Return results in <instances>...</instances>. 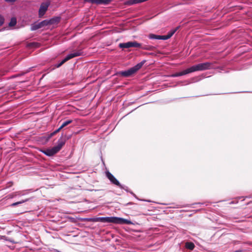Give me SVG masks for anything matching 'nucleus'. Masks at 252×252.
Listing matches in <instances>:
<instances>
[{
	"label": "nucleus",
	"instance_id": "obj_1",
	"mask_svg": "<svg viewBox=\"0 0 252 252\" xmlns=\"http://www.w3.org/2000/svg\"><path fill=\"white\" fill-rule=\"evenodd\" d=\"M145 60H143L141 62L137 63L134 66L131 67L127 70L121 71L117 72V74L121 75V76L126 77H129L132 75L134 74V73H135L138 70H139L142 67L143 65L145 63Z\"/></svg>",
	"mask_w": 252,
	"mask_h": 252
},
{
	"label": "nucleus",
	"instance_id": "obj_2",
	"mask_svg": "<svg viewBox=\"0 0 252 252\" xmlns=\"http://www.w3.org/2000/svg\"><path fill=\"white\" fill-rule=\"evenodd\" d=\"M212 67V63L210 62H205L198 63L194 65L191 66L189 68L190 73L197 71H203L210 69Z\"/></svg>",
	"mask_w": 252,
	"mask_h": 252
},
{
	"label": "nucleus",
	"instance_id": "obj_3",
	"mask_svg": "<svg viewBox=\"0 0 252 252\" xmlns=\"http://www.w3.org/2000/svg\"><path fill=\"white\" fill-rule=\"evenodd\" d=\"M83 54V52L82 49H79L77 51H75L73 52L72 53L68 54L61 62V63L64 64L68 60L80 56H82Z\"/></svg>",
	"mask_w": 252,
	"mask_h": 252
},
{
	"label": "nucleus",
	"instance_id": "obj_4",
	"mask_svg": "<svg viewBox=\"0 0 252 252\" xmlns=\"http://www.w3.org/2000/svg\"><path fill=\"white\" fill-rule=\"evenodd\" d=\"M119 47L121 48H129L131 47H141V44L135 41H128L125 43H121L119 44Z\"/></svg>",
	"mask_w": 252,
	"mask_h": 252
},
{
	"label": "nucleus",
	"instance_id": "obj_5",
	"mask_svg": "<svg viewBox=\"0 0 252 252\" xmlns=\"http://www.w3.org/2000/svg\"><path fill=\"white\" fill-rule=\"evenodd\" d=\"M65 137V135L62 134L60 138L58 140L57 145L54 147L57 153L60 151L63 146L65 144L66 142Z\"/></svg>",
	"mask_w": 252,
	"mask_h": 252
},
{
	"label": "nucleus",
	"instance_id": "obj_6",
	"mask_svg": "<svg viewBox=\"0 0 252 252\" xmlns=\"http://www.w3.org/2000/svg\"><path fill=\"white\" fill-rule=\"evenodd\" d=\"M50 5L49 2L42 3L38 11V16L39 18H41L45 14L48 8Z\"/></svg>",
	"mask_w": 252,
	"mask_h": 252
},
{
	"label": "nucleus",
	"instance_id": "obj_7",
	"mask_svg": "<svg viewBox=\"0 0 252 252\" xmlns=\"http://www.w3.org/2000/svg\"><path fill=\"white\" fill-rule=\"evenodd\" d=\"M95 220L96 221L115 224V217H98L95 219Z\"/></svg>",
	"mask_w": 252,
	"mask_h": 252
},
{
	"label": "nucleus",
	"instance_id": "obj_8",
	"mask_svg": "<svg viewBox=\"0 0 252 252\" xmlns=\"http://www.w3.org/2000/svg\"><path fill=\"white\" fill-rule=\"evenodd\" d=\"M46 26H48L47 24V21L46 20H44L39 23H34L32 24L31 27V30L32 31H36Z\"/></svg>",
	"mask_w": 252,
	"mask_h": 252
},
{
	"label": "nucleus",
	"instance_id": "obj_9",
	"mask_svg": "<svg viewBox=\"0 0 252 252\" xmlns=\"http://www.w3.org/2000/svg\"><path fill=\"white\" fill-rule=\"evenodd\" d=\"M106 175L112 184L118 187H121V184L119 181L109 171L106 172Z\"/></svg>",
	"mask_w": 252,
	"mask_h": 252
},
{
	"label": "nucleus",
	"instance_id": "obj_10",
	"mask_svg": "<svg viewBox=\"0 0 252 252\" xmlns=\"http://www.w3.org/2000/svg\"><path fill=\"white\" fill-rule=\"evenodd\" d=\"M111 1L112 0H85V1L86 2L97 5H108Z\"/></svg>",
	"mask_w": 252,
	"mask_h": 252
},
{
	"label": "nucleus",
	"instance_id": "obj_11",
	"mask_svg": "<svg viewBox=\"0 0 252 252\" xmlns=\"http://www.w3.org/2000/svg\"><path fill=\"white\" fill-rule=\"evenodd\" d=\"M115 224H132V222L127 219H125L122 218H119L115 217Z\"/></svg>",
	"mask_w": 252,
	"mask_h": 252
},
{
	"label": "nucleus",
	"instance_id": "obj_12",
	"mask_svg": "<svg viewBox=\"0 0 252 252\" xmlns=\"http://www.w3.org/2000/svg\"><path fill=\"white\" fill-rule=\"evenodd\" d=\"M47 24L48 25H52L58 24L60 20L61 17L59 16L54 17L50 19H46Z\"/></svg>",
	"mask_w": 252,
	"mask_h": 252
},
{
	"label": "nucleus",
	"instance_id": "obj_13",
	"mask_svg": "<svg viewBox=\"0 0 252 252\" xmlns=\"http://www.w3.org/2000/svg\"><path fill=\"white\" fill-rule=\"evenodd\" d=\"M43 153H44L45 155L51 157L55 154L57 153V152L54 149V147H53L51 149H47L44 150V151H42Z\"/></svg>",
	"mask_w": 252,
	"mask_h": 252
},
{
	"label": "nucleus",
	"instance_id": "obj_14",
	"mask_svg": "<svg viewBox=\"0 0 252 252\" xmlns=\"http://www.w3.org/2000/svg\"><path fill=\"white\" fill-rule=\"evenodd\" d=\"M190 73L189 68L185 69L181 72H177L170 75L171 77H177L179 76H181L182 75H186L187 74Z\"/></svg>",
	"mask_w": 252,
	"mask_h": 252
},
{
	"label": "nucleus",
	"instance_id": "obj_15",
	"mask_svg": "<svg viewBox=\"0 0 252 252\" xmlns=\"http://www.w3.org/2000/svg\"><path fill=\"white\" fill-rule=\"evenodd\" d=\"M25 195L24 191H18L9 194L7 195L8 198H13L17 196H23Z\"/></svg>",
	"mask_w": 252,
	"mask_h": 252
},
{
	"label": "nucleus",
	"instance_id": "obj_16",
	"mask_svg": "<svg viewBox=\"0 0 252 252\" xmlns=\"http://www.w3.org/2000/svg\"><path fill=\"white\" fill-rule=\"evenodd\" d=\"M185 247L189 250H193L195 247V245L191 242H187L185 244Z\"/></svg>",
	"mask_w": 252,
	"mask_h": 252
},
{
	"label": "nucleus",
	"instance_id": "obj_17",
	"mask_svg": "<svg viewBox=\"0 0 252 252\" xmlns=\"http://www.w3.org/2000/svg\"><path fill=\"white\" fill-rule=\"evenodd\" d=\"M149 38L151 39H158L161 40V37L160 35H157L153 33H151L149 35Z\"/></svg>",
	"mask_w": 252,
	"mask_h": 252
},
{
	"label": "nucleus",
	"instance_id": "obj_18",
	"mask_svg": "<svg viewBox=\"0 0 252 252\" xmlns=\"http://www.w3.org/2000/svg\"><path fill=\"white\" fill-rule=\"evenodd\" d=\"M30 200V198H27L26 199H23V200H22L21 201L13 203L10 206H12V207H14V206H17L18 205H19V204H22L23 203L29 201Z\"/></svg>",
	"mask_w": 252,
	"mask_h": 252
},
{
	"label": "nucleus",
	"instance_id": "obj_19",
	"mask_svg": "<svg viewBox=\"0 0 252 252\" xmlns=\"http://www.w3.org/2000/svg\"><path fill=\"white\" fill-rule=\"evenodd\" d=\"M61 129L60 128H58L57 129L55 130L54 131L52 132V133L49 134L47 136V140H49L50 138H51L52 136L55 135L56 134H57L58 132H59Z\"/></svg>",
	"mask_w": 252,
	"mask_h": 252
},
{
	"label": "nucleus",
	"instance_id": "obj_20",
	"mask_svg": "<svg viewBox=\"0 0 252 252\" xmlns=\"http://www.w3.org/2000/svg\"><path fill=\"white\" fill-rule=\"evenodd\" d=\"M137 3H140L139 0H128L126 2V4L129 5H131Z\"/></svg>",
	"mask_w": 252,
	"mask_h": 252
},
{
	"label": "nucleus",
	"instance_id": "obj_21",
	"mask_svg": "<svg viewBox=\"0 0 252 252\" xmlns=\"http://www.w3.org/2000/svg\"><path fill=\"white\" fill-rule=\"evenodd\" d=\"M180 26L177 27L176 28L171 30L170 31H169L167 34L170 37H172V35L176 32L179 29Z\"/></svg>",
	"mask_w": 252,
	"mask_h": 252
},
{
	"label": "nucleus",
	"instance_id": "obj_22",
	"mask_svg": "<svg viewBox=\"0 0 252 252\" xmlns=\"http://www.w3.org/2000/svg\"><path fill=\"white\" fill-rule=\"evenodd\" d=\"M17 23V20L16 18L12 17L11 18L10 22L9 23V26L10 27L14 26Z\"/></svg>",
	"mask_w": 252,
	"mask_h": 252
},
{
	"label": "nucleus",
	"instance_id": "obj_23",
	"mask_svg": "<svg viewBox=\"0 0 252 252\" xmlns=\"http://www.w3.org/2000/svg\"><path fill=\"white\" fill-rule=\"evenodd\" d=\"M72 122V120H67L63 123V126H66Z\"/></svg>",
	"mask_w": 252,
	"mask_h": 252
},
{
	"label": "nucleus",
	"instance_id": "obj_24",
	"mask_svg": "<svg viewBox=\"0 0 252 252\" xmlns=\"http://www.w3.org/2000/svg\"><path fill=\"white\" fill-rule=\"evenodd\" d=\"M140 48L143 50H151L152 48V47L150 46H147V45H145V46H142L141 45V47H140Z\"/></svg>",
	"mask_w": 252,
	"mask_h": 252
},
{
	"label": "nucleus",
	"instance_id": "obj_25",
	"mask_svg": "<svg viewBox=\"0 0 252 252\" xmlns=\"http://www.w3.org/2000/svg\"><path fill=\"white\" fill-rule=\"evenodd\" d=\"M29 46L34 47H38L39 46V44L37 42H32L29 44Z\"/></svg>",
	"mask_w": 252,
	"mask_h": 252
},
{
	"label": "nucleus",
	"instance_id": "obj_26",
	"mask_svg": "<svg viewBox=\"0 0 252 252\" xmlns=\"http://www.w3.org/2000/svg\"><path fill=\"white\" fill-rule=\"evenodd\" d=\"M119 187L120 188H121V189H123L125 190L127 192H129L128 187L125 185H123L121 184V187Z\"/></svg>",
	"mask_w": 252,
	"mask_h": 252
},
{
	"label": "nucleus",
	"instance_id": "obj_27",
	"mask_svg": "<svg viewBox=\"0 0 252 252\" xmlns=\"http://www.w3.org/2000/svg\"><path fill=\"white\" fill-rule=\"evenodd\" d=\"M161 40H167L169 39L170 37L168 36V35L167 34L165 35H161Z\"/></svg>",
	"mask_w": 252,
	"mask_h": 252
},
{
	"label": "nucleus",
	"instance_id": "obj_28",
	"mask_svg": "<svg viewBox=\"0 0 252 252\" xmlns=\"http://www.w3.org/2000/svg\"><path fill=\"white\" fill-rule=\"evenodd\" d=\"M63 65V63H61V62L59 63H57V64H56L55 65H54V67L53 68L51 69V70H52L53 69H54L55 68H59L60 67H61L62 65Z\"/></svg>",
	"mask_w": 252,
	"mask_h": 252
},
{
	"label": "nucleus",
	"instance_id": "obj_29",
	"mask_svg": "<svg viewBox=\"0 0 252 252\" xmlns=\"http://www.w3.org/2000/svg\"><path fill=\"white\" fill-rule=\"evenodd\" d=\"M4 23V18L2 16L0 15V26H2V25Z\"/></svg>",
	"mask_w": 252,
	"mask_h": 252
},
{
	"label": "nucleus",
	"instance_id": "obj_30",
	"mask_svg": "<svg viewBox=\"0 0 252 252\" xmlns=\"http://www.w3.org/2000/svg\"><path fill=\"white\" fill-rule=\"evenodd\" d=\"M5 1L9 2V3H13L16 0H4Z\"/></svg>",
	"mask_w": 252,
	"mask_h": 252
},
{
	"label": "nucleus",
	"instance_id": "obj_31",
	"mask_svg": "<svg viewBox=\"0 0 252 252\" xmlns=\"http://www.w3.org/2000/svg\"><path fill=\"white\" fill-rule=\"evenodd\" d=\"M235 252H246V250H238L235 251Z\"/></svg>",
	"mask_w": 252,
	"mask_h": 252
},
{
	"label": "nucleus",
	"instance_id": "obj_32",
	"mask_svg": "<svg viewBox=\"0 0 252 252\" xmlns=\"http://www.w3.org/2000/svg\"><path fill=\"white\" fill-rule=\"evenodd\" d=\"M64 127H65L64 126H63V124H62V125L59 127V128H60L61 129H63Z\"/></svg>",
	"mask_w": 252,
	"mask_h": 252
},
{
	"label": "nucleus",
	"instance_id": "obj_33",
	"mask_svg": "<svg viewBox=\"0 0 252 252\" xmlns=\"http://www.w3.org/2000/svg\"><path fill=\"white\" fill-rule=\"evenodd\" d=\"M139 0V3H141V2L146 1V0Z\"/></svg>",
	"mask_w": 252,
	"mask_h": 252
},
{
	"label": "nucleus",
	"instance_id": "obj_34",
	"mask_svg": "<svg viewBox=\"0 0 252 252\" xmlns=\"http://www.w3.org/2000/svg\"><path fill=\"white\" fill-rule=\"evenodd\" d=\"M233 201H232V202L230 203V204H233Z\"/></svg>",
	"mask_w": 252,
	"mask_h": 252
},
{
	"label": "nucleus",
	"instance_id": "obj_35",
	"mask_svg": "<svg viewBox=\"0 0 252 252\" xmlns=\"http://www.w3.org/2000/svg\"><path fill=\"white\" fill-rule=\"evenodd\" d=\"M147 202H150L149 200H146Z\"/></svg>",
	"mask_w": 252,
	"mask_h": 252
}]
</instances>
